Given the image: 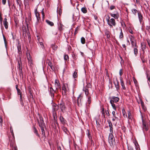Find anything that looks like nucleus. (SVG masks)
I'll return each instance as SVG.
<instances>
[{
	"label": "nucleus",
	"mask_w": 150,
	"mask_h": 150,
	"mask_svg": "<svg viewBox=\"0 0 150 150\" xmlns=\"http://www.w3.org/2000/svg\"><path fill=\"white\" fill-rule=\"evenodd\" d=\"M82 97L81 94H80L78 97L77 99V103L78 106L79 107L81 106L82 105V103L81 102Z\"/></svg>",
	"instance_id": "nucleus-5"
},
{
	"label": "nucleus",
	"mask_w": 150,
	"mask_h": 150,
	"mask_svg": "<svg viewBox=\"0 0 150 150\" xmlns=\"http://www.w3.org/2000/svg\"><path fill=\"white\" fill-rule=\"evenodd\" d=\"M59 119L61 123L63 125L66 124L67 121L61 114L59 117Z\"/></svg>",
	"instance_id": "nucleus-9"
},
{
	"label": "nucleus",
	"mask_w": 150,
	"mask_h": 150,
	"mask_svg": "<svg viewBox=\"0 0 150 150\" xmlns=\"http://www.w3.org/2000/svg\"><path fill=\"white\" fill-rule=\"evenodd\" d=\"M123 74L122 70V69H120L119 71V74L120 76H121Z\"/></svg>",
	"instance_id": "nucleus-61"
},
{
	"label": "nucleus",
	"mask_w": 150,
	"mask_h": 150,
	"mask_svg": "<svg viewBox=\"0 0 150 150\" xmlns=\"http://www.w3.org/2000/svg\"><path fill=\"white\" fill-rule=\"evenodd\" d=\"M20 103L21 104L22 106H23L24 105V103L23 100L22 99V95H20Z\"/></svg>",
	"instance_id": "nucleus-33"
},
{
	"label": "nucleus",
	"mask_w": 150,
	"mask_h": 150,
	"mask_svg": "<svg viewBox=\"0 0 150 150\" xmlns=\"http://www.w3.org/2000/svg\"><path fill=\"white\" fill-rule=\"evenodd\" d=\"M128 118L129 119L132 120V117L131 115V114L130 111H128Z\"/></svg>",
	"instance_id": "nucleus-40"
},
{
	"label": "nucleus",
	"mask_w": 150,
	"mask_h": 150,
	"mask_svg": "<svg viewBox=\"0 0 150 150\" xmlns=\"http://www.w3.org/2000/svg\"><path fill=\"white\" fill-rule=\"evenodd\" d=\"M10 131L11 132V134H12V136L13 137H14V134H13V130L12 128V127H10Z\"/></svg>",
	"instance_id": "nucleus-52"
},
{
	"label": "nucleus",
	"mask_w": 150,
	"mask_h": 150,
	"mask_svg": "<svg viewBox=\"0 0 150 150\" xmlns=\"http://www.w3.org/2000/svg\"><path fill=\"white\" fill-rule=\"evenodd\" d=\"M62 93L64 95H66V93L69 91V86L67 83H64L62 87Z\"/></svg>",
	"instance_id": "nucleus-2"
},
{
	"label": "nucleus",
	"mask_w": 150,
	"mask_h": 150,
	"mask_svg": "<svg viewBox=\"0 0 150 150\" xmlns=\"http://www.w3.org/2000/svg\"><path fill=\"white\" fill-rule=\"evenodd\" d=\"M17 2V3L18 5L19 6H21V0H16Z\"/></svg>",
	"instance_id": "nucleus-49"
},
{
	"label": "nucleus",
	"mask_w": 150,
	"mask_h": 150,
	"mask_svg": "<svg viewBox=\"0 0 150 150\" xmlns=\"http://www.w3.org/2000/svg\"><path fill=\"white\" fill-rule=\"evenodd\" d=\"M138 17L140 23H141L143 21V17L140 12L138 13Z\"/></svg>",
	"instance_id": "nucleus-15"
},
{
	"label": "nucleus",
	"mask_w": 150,
	"mask_h": 150,
	"mask_svg": "<svg viewBox=\"0 0 150 150\" xmlns=\"http://www.w3.org/2000/svg\"><path fill=\"white\" fill-rule=\"evenodd\" d=\"M52 47L53 49L55 50H56L57 48V46H56L53 44H52Z\"/></svg>",
	"instance_id": "nucleus-44"
},
{
	"label": "nucleus",
	"mask_w": 150,
	"mask_h": 150,
	"mask_svg": "<svg viewBox=\"0 0 150 150\" xmlns=\"http://www.w3.org/2000/svg\"><path fill=\"white\" fill-rule=\"evenodd\" d=\"M120 81L121 85L122 86V88L123 90H125L126 89V87L125 86V84L122 77H120Z\"/></svg>",
	"instance_id": "nucleus-14"
},
{
	"label": "nucleus",
	"mask_w": 150,
	"mask_h": 150,
	"mask_svg": "<svg viewBox=\"0 0 150 150\" xmlns=\"http://www.w3.org/2000/svg\"><path fill=\"white\" fill-rule=\"evenodd\" d=\"M38 42L40 43V42H43V40L42 38H38Z\"/></svg>",
	"instance_id": "nucleus-57"
},
{
	"label": "nucleus",
	"mask_w": 150,
	"mask_h": 150,
	"mask_svg": "<svg viewBox=\"0 0 150 150\" xmlns=\"http://www.w3.org/2000/svg\"><path fill=\"white\" fill-rule=\"evenodd\" d=\"M131 42V43L132 47L137 46L136 44V42L135 40H132Z\"/></svg>",
	"instance_id": "nucleus-26"
},
{
	"label": "nucleus",
	"mask_w": 150,
	"mask_h": 150,
	"mask_svg": "<svg viewBox=\"0 0 150 150\" xmlns=\"http://www.w3.org/2000/svg\"><path fill=\"white\" fill-rule=\"evenodd\" d=\"M101 112L102 115H103L104 116L105 114V111H104V108H102V111H101Z\"/></svg>",
	"instance_id": "nucleus-59"
},
{
	"label": "nucleus",
	"mask_w": 150,
	"mask_h": 150,
	"mask_svg": "<svg viewBox=\"0 0 150 150\" xmlns=\"http://www.w3.org/2000/svg\"><path fill=\"white\" fill-rule=\"evenodd\" d=\"M64 59L65 60L67 61L68 60H69V57L68 55H66V54L64 56Z\"/></svg>",
	"instance_id": "nucleus-46"
},
{
	"label": "nucleus",
	"mask_w": 150,
	"mask_h": 150,
	"mask_svg": "<svg viewBox=\"0 0 150 150\" xmlns=\"http://www.w3.org/2000/svg\"><path fill=\"white\" fill-rule=\"evenodd\" d=\"M141 46L142 50L143 51V53H144V50L146 48V45H144V44H142Z\"/></svg>",
	"instance_id": "nucleus-32"
},
{
	"label": "nucleus",
	"mask_w": 150,
	"mask_h": 150,
	"mask_svg": "<svg viewBox=\"0 0 150 150\" xmlns=\"http://www.w3.org/2000/svg\"><path fill=\"white\" fill-rule=\"evenodd\" d=\"M129 38L131 41L135 40L134 37L132 35H130L129 36Z\"/></svg>",
	"instance_id": "nucleus-47"
},
{
	"label": "nucleus",
	"mask_w": 150,
	"mask_h": 150,
	"mask_svg": "<svg viewBox=\"0 0 150 150\" xmlns=\"http://www.w3.org/2000/svg\"><path fill=\"white\" fill-rule=\"evenodd\" d=\"M33 132H34V133L36 134V135L38 137H39V138L40 137V135L38 133V131L37 130V129H36V128L35 127V126H33Z\"/></svg>",
	"instance_id": "nucleus-21"
},
{
	"label": "nucleus",
	"mask_w": 150,
	"mask_h": 150,
	"mask_svg": "<svg viewBox=\"0 0 150 150\" xmlns=\"http://www.w3.org/2000/svg\"><path fill=\"white\" fill-rule=\"evenodd\" d=\"M148 82L149 85L150 84V77H149L148 79Z\"/></svg>",
	"instance_id": "nucleus-64"
},
{
	"label": "nucleus",
	"mask_w": 150,
	"mask_h": 150,
	"mask_svg": "<svg viewBox=\"0 0 150 150\" xmlns=\"http://www.w3.org/2000/svg\"><path fill=\"white\" fill-rule=\"evenodd\" d=\"M110 103L111 105L113 108V109L115 110H116V108L115 106V105L114 103L110 102Z\"/></svg>",
	"instance_id": "nucleus-38"
},
{
	"label": "nucleus",
	"mask_w": 150,
	"mask_h": 150,
	"mask_svg": "<svg viewBox=\"0 0 150 150\" xmlns=\"http://www.w3.org/2000/svg\"><path fill=\"white\" fill-rule=\"evenodd\" d=\"M3 122V121L2 117L1 116H0V123H1L0 126H2Z\"/></svg>",
	"instance_id": "nucleus-56"
},
{
	"label": "nucleus",
	"mask_w": 150,
	"mask_h": 150,
	"mask_svg": "<svg viewBox=\"0 0 150 150\" xmlns=\"http://www.w3.org/2000/svg\"><path fill=\"white\" fill-rule=\"evenodd\" d=\"M48 65L50 67L52 71L54 70V67L52 63L50 62H49L48 63Z\"/></svg>",
	"instance_id": "nucleus-24"
},
{
	"label": "nucleus",
	"mask_w": 150,
	"mask_h": 150,
	"mask_svg": "<svg viewBox=\"0 0 150 150\" xmlns=\"http://www.w3.org/2000/svg\"><path fill=\"white\" fill-rule=\"evenodd\" d=\"M138 47V46H136L134 47H133L134 49V54L136 56L138 54V50L137 49V48Z\"/></svg>",
	"instance_id": "nucleus-28"
},
{
	"label": "nucleus",
	"mask_w": 150,
	"mask_h": 150,
	"mask_svg": "<svg viewBox=\"0 0 150 150\" xmlns=\"http://www.w3.org/2000/svg\"><path fill=\"white\" fill-rule=\"evenodd\" d=\"M132 13L135 15H136L137 12V11L135 9H132Z\"/></svg>",
	"instance_id": "nucleus-43"
},
{
	"label": "nucleus",
	"mask_w": 150,
	"mask_h": 150,
	"mask_svg": "<svg viewBox=\"0 0 150 150\" xmlns=\"http://www.w3.org/2000/svg\"><path fill=\"white\" fill-rule=\"evenodd\" d=\"M27 57L28 62L31 60L32 59L31 57H30V53H26Z\"/></svg>",
	"instance_id": "nucleus-31"
},
{
	"label": "nucleus",
	"mask_w": 150,
	"mask_h": 150,
	"mask_svg": "<svg viewBox=\"0 0 150 150\" xmlns=\"http://www.w3.org/2000/svg\"><path fill=\"white\" fill-rule=\"evenodd\" d=\"M115 111H113L112 112V114L113 115V116L115 117L116 119H118V117H116L115 114Z\"/></svg>",
	"instance_id": "nucleus-51"
},
{
	"label": "nucleus",
	"mask_w": 150,
	"mask_h": 150,
	"mask_svg": "<svg viewBox=\"0 0 150 150\" xmlns=\"http://www.w3.org/2000/svg\"><path fill=\"white\" fill-rule=\"evenodd\" d=\"M59 109V106L58 105H57L55 103H53L52 105V112H56V111L58 110Z\"/></svg>",
	"instance_id": "nucleus-11"
},
{
	"label": "nucleus",
	"mask_w": 150,
	"mask_h": 150,
	"mask_svg": "<svg viewBox=\"0 0 150 150\" xmlns=\"http://www.w3.org/2000/svg\"><path fill=\"white\" fill-rule=\"evenodd\" d=\"M110 14L112 17H113L115 19H117L119 17V14L118 13H117L115 14H112L111 13H110Z\"/></svg>",
	"instance_id": "nucleus-18"
},
{
	"label": "nucleus",
	"mask_w": 150,
	"mask_h": 150,
	"mask_svg": "<svg viewBox=\"0 0 150 150\" xmlns=\"http://www.w3.org/2000/svg\"><path fill=\"white\" fill-rule=\"evenodd\" d=\"M120 32L119 37L120 39H121L123 38L124 35H123V33L122 32V29L121 28H120Z\"/></svg>",
	"instance_id": "nucleus-29"
},
{
	"label": "nucleus",
	"mask_w": 150,
	"mask_h": 150,
	"mask_svg": "<svg viewBox=\"0 0 150 150\" xmlns=\"http://www.w3.org/2000/svg\"><path fill=\"white\" fill-rule=\"evenodd\" d=\"M40 121H38L39 127H45V124L44 123L43 118L41 116L39 117Z\"/></svg>",
	"instance_id": "nucleus-4"
},
{
	"label": "nucleus",
	"mask_w": 150,
	"mask_h": 150,
	"mask_svg": "<svg viewBox=\"0 0 150 150\" xmlns=\"http://www.w3.org/2000/svg\"><path fill=\"white\" fill-rule=\"evenodd\" d=\"M35 13L37 19V22H39L40 21V16L39 13L37 11V8L35 9Z\"/></svg>",
	"instance_id": "nucleus-7"
},
{
	"label": "nucleus",
	"mask_w": 150,
	"mask_h": 150,
	"mask_svg": "<svg viewBox=\"0 0 150 150\" xmlns=\"http://www.w3.org/2000/svg\"><path fill=\"white\" fill-rule=\"evenodd\" d=\"M28 64L29 66L31 67L33 65V63L32 60L28 61Z\"/></svg>",
	"instance_id": "nucleus-45"
},
{
	"label": "nucleus",
	"mask_w": 150,
	"mask_h": 150,
	"mask_svg": "<svg viewBox=\"0 0 150 150\" xmlns=\"http://www.w3.org/2000/svg\"><path fill=\"white\" fill-rule=\"evenodd\" d=\"M3 37L4 42V43H5V46H6L7 45L6 39V38L5 37V36L4 35H3Z\"/></svg>",
	"instance_id": "nucleus-53"
},
{
	"label": "nucleus",
	"mask_w": 150,
	"mask_h": 150,
	"mask_svg": "<svg viewBox=\"0 0 150 150\" xmlns=\"http://www.w3.org/2000/svg\"><path fill=\"white\" fill-rule=\"evenodd\" d=\"M57 90H54L52 87H51L49 88L48 91L50 94L52 98H54V93H57Z\"/></svg>",
	"instance_id": "nucleus-3"
},
{
	"label": "nucleus",
	"mask_w": 150,
	"mask_h": 150,
	"mask_svg": "<svg viewBox=\"0 0 150 150\" xmlns=\"http://www.w3.org/2000/svg\"><path fill=\"white\" fill-rule=\"evenodd\" d=\"M40 45L41 46V47L42 49L44 48V45L43 44V42H40V43H39Z\"/></svg>",
	"instance_id": "nucleus-55"
},
{
	"label": "nucleus",
	"mask_w": 150,
	"mask_h": 150,
	"mask_svg": "<svg viewBox=\"0 0 150 150\" xmlns=\"http://www.w3.org/2000/svg\"><path fill=\"white\" fill-rule=\"evenodd\" d=\"M62 129L65 133L67 134H68V133H69V132L66 127L63 126L62 127Z\"/></svg>",
	"instance_id": "nucleus-23"
},
{
	"label": "nucleus",
	"mask_w": 150,
	"mask_h": 150,
	"mask_svg": "<svg viewBox=\"0 0 150 150\" xmlns=\"http://www.w3.org/2000/svg\"><path fill=\"white\" fill-rule=\"evenodd\" d=\"M146 29L148 32L150 33V25H147L146 26Z\"/></svg>",
	"instance_id": "nucleus-50"
},
{
	"label": "nucleus",
	"mask_w": 150,
	"mask_h": 150,
	"mask_svg": "<svg viewBox=\"0 0 150 150\" xmlns=\"http://www.w3.org/2000/svg\"><path fill=\"white\" fill-rule=\"evenodd\" d=\"M106 20L108 25L110 26V28H112L113 26H115L116 25V23L115 20L113 18L110 19L109 15L106 16Z\"/></svg>",
	"instance_id": "nucleus-1"
},
{
	"label": "nucleus",
	"mask_w": 150,
	"mask_h": 150,
	"mask_svg": "<svg viewBox=\"0 0 150 150\" xmlns=\"http://www.w3.org/2000/svg\"><path fill=\"white\" fill-rule=\"evenodd\" d=\"M108 142L111 147L113 148L114 145H115V139L108 141Z\"/></svg>",
	"instance_id": "nucleus-12"
},
{
	"label": "nucleus",
	"mask_w": 150,
	"mask_h": 150,
	"mask_svg": "<svg viewBox=\"0 0 150 150\" xmlns=\"http://www.w3.org/2000/svg\"><path fill=\"white\" fill-rule=\"evenodd\" d=\"M104 32L105 35H106L107 37L108 38H109L110 37V32L107 29H105L104 30Z\"/></svg>",
	"instance_id": "nucleus-19"
},
{
	"label": "nucleus",
	"mask_w": 150,
	"mask_h": 150,
	"mask_svg": "<svg viewBox=\"0 0 150 150\" xmlns=\"http://www.w3.org/2000/svg\"><path fill=\"white\" fill-rule=\"evenodd\" d=\"M17 94L18 95H22V92L21 90L19 89H17Z\"/></svg>",
	"instance_id": "nucleus-48"
},
{
	"label": "nucleus",
	"mask_w": 150,
	"mask_h": 150,
	"mask_svg": "<svg viewBox=\"0 0 150 150\" xmlns=\"http://www.w3.org/2000/svg\"><path fill=\"white\" fill-rule=\"evenodd\" d=\"M59 108H60L62 112H64V110L65 109L66 107L65 106L64 103L63 102H62L58 105Z\"/></svg>",
	"instance_id": "nucleus-10"
},
{
	"label": "nucleus",
	"mask_w": 150,
	"mask_h": 150,
	"mask_svg": "<svg viewBox=\"0 0 150 150\" xmlns=\"http://www.w3.org/2000/svg\"><path fill=\"white\" fill-rule=\"evenodd\" d=\"M83 91H84L86 95L87 96L88 94V89L84 88H83Z\"/></svg>",
	"instance_id": "nucleus-36"
},
{
	"label": "nucleus",
	"mask_w": 150,
	"mask_h": 150,
	"mask_svg": "<svg viewBox=\"0 0 150 150\" xmlns=\"http://www.w3.org/2000/svg\"><path fill=\"white\" fill-rule=\"evenodd\" d=\"M116 82H114L115 87L117 90H118L119 89L120 85L119 82L117 79H116Z\"/></svg>",
	"instance_id": "nucleus-22"
},
{
	"label": "nucleus",
	"mask_w": 150,
	"mask_h": 150,
	"mask_svg": "<svg viewBox=\"0 0 150 150\" xmlns=\"http://www.w3.org/2000/svg\"><path fill=\"white\" fill-rule=\"evenodd\" d=\"M119 98L117 97L112 96L110 100V102L117 103L119 101Z\"/></svg>",
	"instance_id": "nucleus-6"
},
{
	"label": "nucleus",
	"mask_w": 150,
	"mask_h": 150,
	"mask_svg": "<svg viewBox=\"0 0 150 150\" xmlns=\"http://www.w3.org/2000/svg\"><path fill=\"white\" fill-rule=\"evenodd\" d=\"M19 74L20 76H21V74L23 75V71L22 70V69H19Z\"/></svg>",
	"instance_id": "nucleus-54"
},
{
	"label": "nucleus",
	"mask_w": 150,
	"mask_h": 150,
	"mask_svg": "<svg viewBox=\"0 0 150 150\" xmlns=\"http://www.w3.org/2000/svg\"><path fill=\"white\" fill-rule=\"evenodd\" d=\"M122 112L123 113V116L124 118H127V115L126 114V113L125 112V111L123 109L122 110Z\"/></svg>",
	"instance_id": "nucleus-39"
},
{
	"label": "nucleus",
	"mask_w": 150,
	"mask_h": 150,
	"mask_svg": "<svg viewBox=\"0 0 150 150\" xmlns=\"http://www.w3.org/2000/svg\"><path fill=\"white\" fill-rule=\"evenodd\" d=\"M91 98L90 96H89L88 98V102L89 104H90L91 103Z\"/></svg>",
	"instance_id": "nucleus-58"
},
{
	"label": "nucleus",
	"mask_w": 150,
	"mask_h": 150,
	"mask_svg": "<svg viewBox=\"0 0 150 150\" xmlns=\"http://www.w3.org/2000/svg\"><path fill=\"white\" fill-rule=\"evenodd\" d=\"M108 122L109 124V126L110 127V133H113V128L112 127V122L110 120H108Z\"/></svg>",
	"instance_id": "nucleus-13"
},
{
	"label": "nucleus",
	"mask_w": 150,
	"mask_h": 150,
	"mask_svg": "<svg viewBox=\"0 0 150 150\" xmlns=\"http://www.w3.org/2000/svg\"><path fill=\"white\" fill-rule=\"evenodd\" d=\"M52 115L53 117L57 116V112H52Z\"/></svg>",
	"instance_id": "nucleus-60"
},
{
	"label": "nucleus",
	"mask_w": 150,
	"mask_h": 150,
	"mask_svg": "<svg viewBox=\"0 0 150 150\" xmlns=\"http://www.w3.org/2000/svg\"><path fill=\"white\" fill-rule=\"evenodd\" d=\"M142 129L143 130L144 129L146 131H147L149 129L148 127L146 125L145 123L143 122Z\"/></svg>",
	"instance_id": "nucleus-25"
},
{
	"label": "nucleus",
	"mask_w": 150,
	"mask_h": 150,
	"mask_svg": "<svg viewBox=\"0 0 150 150\" xmlns=\"http://www.w3.org/2000/svg\"><path fill=\"white\" fill-rule=\"evenodd\" d=\"M18 69H22V64L21 62V57H20L19 59L18 60Z\"/></svg>",
	"instance_id": "nucleus-17"
},
{
	"label": "nucleus",
	"mask_w": 150,
	"mask_h": 150,
	"mask_svg": "<svg viewBox=\"0 0 150 150\" xmlns=\"http://www.w3.org/2000/svg\"><path fill=\"white\" fill-rule=\"evenodd\" d=\"M81 43L82 44H84L85 43V38L84 37H82L81 38Z\"/></svg>",
	"instance_id": "nucleus-42"
},
{
	"label": "nucleus",
	"mask_w": 150,
	"mask_h": 150,
	"mask_svg": "<svg viewBox=\"0 0 150 150\" xmlns=\"http://www.w3.org/2000/svg\"><path fill=\"white\" fill-rule=\"evenodd\" d=\"M113 133H110L109 136L108 141L115 139V138L113 135Z\"/></svg>",
	"instance_id": "nucleus-27"
},
{
	"label": "nucleus",
	"mask_w": 150,
	"mask_h": 150,
	"mask_svg": "<svg viewBox=\"0 0 150 150\" xmlns=\"http://www.w3.org/2000/svg\"><path fill=\"white\" fill-rule=\"evenodd\" d=\"M73 76L74 78L77 77L78 76L77 72L76 71H75L73 74Z\"/></svg>",
	"instance_id": "nucleus-41"
},
{
	"label": "nucleus",
	"mask_w": 150,
	"mask_h": 150,
	"mask_svg": "<svg viewBox=\"0 0 150 150\" xmlns=\"http://www.w3.org/2000/svg\"><path fill=\"white\" fill-rule=\"evenodd\" d=\"M115 8V6H114L112 5L110 6V9L111 10H112L113 9H114Z\"/></svg>",
	"instance_id": "nucleus-62"
},
{
	"label": "nucleus",
	"mask_w": 150,
	"mask_h": 150,
	"mask_svg": "<svg viewBox=\"0 0 150 150\" xmlns=\"http://www.w3.org/2000/svg\"><path fill=\"white\" fill-rule=\"evenodd\" d=\"M46 22L48 24H49V25H50L51 26H52L54 25L53 23L52 22L49 21V20H46Z\"/></svg>",
	"instance_id": "nucleus-35"
},
{
	"label": "nucleus",
	"mask_w": 150,
	"mask_h": 150,
	"mask_svg": "<svg viewBox=\"0 0 150 150\" xmlns=\"http://www.w3.org/2000/svg\"><path fill=\"white\" fill-rule=\"evenodd\" d=\"M54 85L56 90L58 91V89L60 88V86L59 81L57 79H56L55 80Z\"/></svg>",
	"instance_id": "nucleus-8"
},
{
	"label": "nucleus",
	"mask_w": 150,
	"mask_h": 150,
	"mask_svg": "<svg viewBox=\"0 0 150 150\" xmlns=\"http://www.w3.org/2000/svg\"><path fill=\"white\" fill-rule=\"evenodd\" d=\"M64 26L61 23H60L58 25V29L60 31L62 30H63V27Z\"/></svg>",
	"instance_id": "nucleus-30"
},
{
	"label": "nucleus",
	"mask_w": 150,
	"mask_h": 150,
	"mask_svg": "<svg viewBox=\"0 0 150 150\" xmlns=\"http://www.w3.org/2000/svg\"><path fill=\"white\" fill-rule=\"evenodd\" d=\"M140 57L141 58L142 63H144L146 62L147 59L145 58V55L144 54H141L140 55Z\"/></svg>",
	"instance_id": "nucleus-16"
},
{
	"label": "nucleus",
	"mask_w": 150,
	"mask_h": 150,
	"mask_svg": "<svg viewBox=\"0 0 150 150\" xmlns=\"http://www.w3.org/2000/svg\"><path fill=\"white\" fill-rule=\"evenodd\" d=\"M54 120V121L56 122H57V116L56 117H53Z\"/></svg>",
	"instance_id": "nucleus-63"
},
{
	"label": "nucleus",
	"mask_w": 150,
	"mask_h": 150,
	"mask_svg": "<svg viewBox=\"0 0 150 150\" xmlns=\"http://www.w3.org/2000/svg\"><path fill=\"white\" fill-rule=\"evenodd\" d=\"M7 19L6 18H4V25L6 29H7L8 27V23L7 21Z\"/></svg>",
	"instance_id": "nucleus-20"
},
{
	"label": "nucleus",
	"mask_w": 150,
	"mask_h": 150,
	"mask_svg": "<svg viewBox=\"0 0 150 150\" xmlns=\"http://www.w3.org/2000/svg\"><path fill=\"white\" fill-rule=\"evenodd\" d=\"M81 11L83 13H86L87 12L86 8V7H83L81 9Z\"/></svg>",
	"instance_id": "nucleus-37"
},
{
	"label": "nucleus",
	"mask_w": 150,
	"mask_h": 150,
	"mask_svg": "<svg viewBox=\"0 0 150 150\" xmlns=\"http://www.w3.org/2000/svg\"><path fill=\"white\" fill-rule=\"evenodd\" d=\"M45 127H40L41 128V132L42 133V134L45 137V131L44 130V128Z\"/></svg>",
	"instance_id": "nucleus-34"
}]
</instances>
